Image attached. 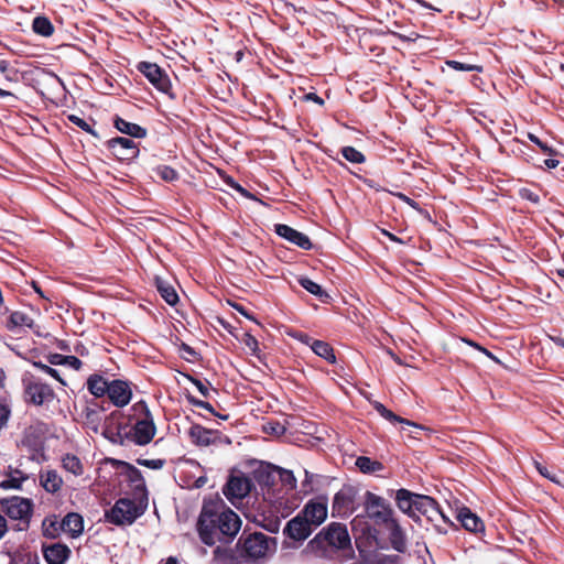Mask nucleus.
<instances>
[{
  "label": "nucleus",
  "instance_id": "c85d7f7f",
  "mask_svg": "<svg viewBox=\"0 0 564 564\" xmlns=\"http://www.w3.org/2000/svg\"><path fill=\"white\" fill-rule=\"evenodd\" d=\"M314 354L325 359L326 361L334 364L336 361V356L334 354L333 348L329 344L323 340L312 341V348Z\"/></svg>",
  "mask_w": 564,
  "mask_h": 564
},
{
  "label": "nucleus",
  "instance_id": "e433bc0d",
  "mask_svg": "<svg viewBox=\"0 0 564 564\" xmlns=\"http://www.w3.org/2000/svg\"><path fill=\"white\" fill-rule=\"evenodd\" d=\"M341 154L347 161L351 163L359 164L365 162V155L354 147H344L341 149Z\"/></svg>",
  "mask_w": 564,
  "mask_h": 564
},
{
  "label": "nucleus",
  "instance_id": "a878e982",
  "mask_svg": "<svg viewBox=\"0 0 564 564\" xmlns=\"http://www.w3.org/2000/svg\"><path fill=\"white\" fill-rule=\"evenodd\" d=\"M41 486L48 492H56L59 490L63 480L55 470H46L40 476Z\"/></svg>",
  "mask_w": 564,
  "mask_h": 564
},
{
  "label": "nucleus",
  "instance_id": "603ef678",
  "mask_svg": "<svg viewBox=\"0 0 564 564\" xmlns=\"http://www.w3.org/2000/svg\"><path fill=\"white\" fill-rule=\"evenodd\" d=\"M11 564H39V558L36 555L25 554L14 560Z\"/></svg>",
  "mask_w": 564,
  "mask_h": 564
},
{
  "label": "nucleus",
  "instance_id": "c756f323",
  "mask_svg": "<svg viewBox=\"0 0 564 564\" xmlns=\"http://www.w3.org/2000/svg\"><path fill=\"white\" fill-rule=\"evenodd\" d=\"M356 466L364 474H376L383 469V465L380 462L373 460L367 456L358 457L356 459Z\"/></svg>",
  "mask_w": 564,
  "mask_h": 564
},
{
  "label": "nucleus",
  "instance_id": "052dcab7",
  "mask_svg": "<svg viewBox=\"0 0 564 564\" xmlns=\"http://www.w3.org/2000/svg\"><path fill=\"white\" fill-rule=\"evenodd\" d=\"M397 197L400 198L402 202L406 203L408 205H410L411 207H413L414 209H419L417 203L408 197L406 195L398 193Z\"/></svg>",
  "mask_w": 564,
  "mask_h": 564
},
{
  "label": "nucleus",
  "instance_id": "7ed1b4c3",
  "mask_svg": "<svg viewBox=\"0 0 564 564\" xmlns=\"http://www.w3.org/2000/svg\"><path fill=\"white\" fill-rule=\"evenodd\" d=\"M239 543L241 556L251 562L265 560L275 551L274 540L261 532L240 539Z\"/></svg>",
  "mask_w": 564,
  "mask_h": 564
},
{
  "label": "nucleus",
  "instance_id": "58836bf2",
  "mask_svg": "<svg viewBox=\"0 0 564 564\" xmlns=\"http://www.w3.org/2000/svg\"><path fill=\"white\" fill-rule=\"evenodd\" d=\"M280 479L286 490H294L296 488V478L291 470L282 469L280 473Z\"/></svg>",
  "mask_w": 564,
  "mask_h": 564
},
{
  "label": "nucleus",
  "instance_id": "09e8293b",
  "mask_svg": "<svg viewBox=\"0 0 564 564\" xmlns=\"http://www.w3.org/2000/svg\"><path fill=\"white\" fill-rule=\"evenodd\" d=\"M36 367L41 368L43 371L47 372L52 377H54L56 380H58L63 386H66V381L62 379L61 373L58 370L51 368L50 366L42 365V364H35Z\"/></svg>",
  "mask_w": 564,
  "mask_h": 564
},
{
  "label": "nucleus",
  "instance_id": "864d4df0",
  "mask_svg": "<svg viewBox=\"0 0 564 564\" xmlns=\"http://www.w3.org/2000/svg\"><path fill=\"white\" fill-rule=\"evenodd\" d=\"M189 402L193 405L197 406V408L204 409V410L209 411L212 413L214 412V409H213L212 404L206 402V401H202V400H196L194 398H189Z\"/></svg>",
  "mask_w": 564,
  "mask_h": 564
},
{
  "label": "nucleus",
  "instance_id": "6ab92c4d",
  "mask_svg": "<svg viewBox=\"0 0 564 564\" xmlns=\"http://www.w3.org/2000/svg\"><path fill=\"white\" fill-rule=\"evenodd\" d=\"M275 232L280 237L286 239L288 241L299 246L300 248H302L304 250H308L312 247L311 240L306 235L295 230L294 228H292L288 225H283V224L275 225Z\"/></svg>",
  "mask_w": 564,
  "mask_h": 564
},
{
  "label": "nucleus",
  "instance_id": "c9c22d12",
  "mask_svg": "<svg viewBox=\"0 0 564 564\" xmlns=\"http://www.w3.org/2000/svg\"><path fill=\"white\" fill-rule=\"evenodd\" d=\"M302 288H304L307 292L313 295L318 296L319 299L328 297V294L323 291L322 286L316 282L312 281L308 278H301L299 280Z\"/></svg>",
  "mask_w": 564,
  "mask_h": 564
},
{
  "label": "nucleus",
  "instance_id": "cd10ccee",
  "mask_svg": "<svg viewBox=\"0 0 564 564\" xmlns=\"http://www.w3.org/2000/svg\"><path fill=\"white\" fill-rule=\"evenodd\" d=\"M155 284L159 293L170 305H175L178 302V295L175 289L161 278L155 279Z\"/></svg>",
  "mask_w": 564,
  "mask_h": 564
},
{
  "label": "nucleus",
  "instance_id": "a211bd4d",
  "mask_svg": "<svg viewBox=\"0 0 564 564\" xmlns=\"http://www.w3.org/2000/svg\"><path fill=\"white\" fill-rule=\"evenodd\" d=\"M382 527L389 532V540L392 547L398 552H404L406 550L408 539L400 523L392 518Z\"/></svg>",
  "mask_w": 564,
  "mask_h": 564
},
{
  "label": "nucleus",
  "instance_id": "423d86ee",
  "mask_svg": "<svg viewBox=\"0 0 564 564\" xmlns=\"http://www.w3.org/2000/svg\"><path fill=\"white\" fill-rule=\"evenodd\" d=\"M25 400L34 405L48 404L54 400V392L51 387L40 379L30 378L25 381Z\"/></svg>",
  "mask_w": 564,
  "mask_h": 564
},
{
  "label": "nucleus",
  "instance_id": "b1692460",
  "mask_svg": "<svg viewBox=\"0 0 564 564\" xmlns=\"http://www.w3.org/2000/svg\"><path fill=\"white\" fill-rule=\"evenodd\" d=\"M414 510L419 511L424 516H427L429 518H432L434 514L440 513L436 501L429 496L422 495H417L414 505Z\"/></svg>",
  "mask_w": 564,
  "mask_h": 564
},
{
  "label": "nucleus",
  "instance_id": "de8ad7c7",
  "mask_svg": "<svg viewBox=\"0 0 564 564\" xmlns=\"http://www.w3.org/2000/svg\"><path fill=\"white\" fill-rule=\"evenodd\" d=\"M188 379L197 388V390L200 392L202 395H204V397L209 395V383L208 382H203L193 377H188Z\"/></svg>",
  "mask_w": 564,
  "mask_h": 564
},
{
  "label": "nucleus",
  "instance_id": "4be33fe9",
  "mask_svg": "<svg viewBox=\"0 0 564 564\" xmlns=\"http://www.w3.org/2000/svg\"><path fill=\"white\" fill-rule=\"evenodd\" d=\"M188 434L192 442L198 446H208L214 442V433L200 425H193Z\"/></svg>",
  "mask_w": 564,
  "mask_h": 564
},
{
  "label": "nucleus",
  "instance_id": "2f4dec72",
  "mask_svg": "<svg viewBox=\"0 0 564 564\" xmlns=\"http://www.w3.org/2000/svg\"><path fill=\"white\" fill-rule=\"evenodd\" d=\"M28 476H24L20 470L11 471L6 479L0 482V488L8 489H21L24 480Z\"/></svg>",
  "mask_w": 564,
  "mask_h": 564
},
{
  "label": "nucleus",
  "instance_id": "6e6552de",
  "mask_svg": "<svg viewBox=\"0 0 564 564\" xmlns=\"http://www.w3.org/2000/svg\"><path fill=\"white\" fill-rule=\"evenodd\" d=\"M138 69L142 73L148 80L160 91L169 93L171 89V82L169 76L156 64L149 62H141Z\"/></svg>",
  "mask_w": 564,
  "mask_h": 564
},
{
  "label": "nucleus",
  "instance_id": "f8f14e48",
  "mask_svg": "<svg viewBox=\"0 0 564 564\" xmlns=\"http://www.w3.org/2000/svg\"><path fill=\"white\" fill-rule=\"evenodd\" d=\"M111 153L121 161H129L138 156L137 143L129 138L118 137L108 142Z\"/></svg>",
  "mask_w": 564,
  "mask_h": 564
},
{
  "label": "nucleus",
  "instance_id": "bf43d9fd",
  "mask_svg": "<svg viewBox=\"0 0 564 564\" xmlns=\"http://www.w3.org/2000/svg\"><path fill=\"white\" fill-rule=\"evenodd\" d=\"M7 532H8L7 518L0 513V540L6 535Z\"/></svg>",
  "mask_w": 564,
  "mask_h": 564
},
{
  "label": "nucleus",
  "instance_id": "9d476101",
  "mask_svg": "<svg viewBox=\"0 0 564 564\" xmlns=\"http://www.w3.org/2000/svg\"><path fill=\"white\" fill-rule=\"evenodd\" d=\"M155 431L156 429L153 420L151 419L149 412H147L144 419L137 421V423L130 430L129 435L133 443L142 446L149 444L153 440Z\"/></svg>",
  "mask_w": 564,
  "mask_h": 564
},
{
  "label": "nucleus",
  "instance_id": "5701e85b",
  "mask_svg": "<svg viewBox=\"0 0 564 564\" xmlns=\"http://www.w3.org/2000/svg\"><path fill=\"white\" fill-rule=\"evenodd\" d=\"M115 127L122 133L133 138H144L147 130L137 123L129 122L120 117H116Z\"/></svg>",
  "mask_w": 564,
  "mask_h": 564
},
{
  "label": "nucleus",
  "instance_id": "20e7f679",
  "mask_svg": "<svg viewBox=\"0 0 564 564\" xmlns=\"http://www.w3.org/2000/svg\"><path fill=\"white\" fill-rule=\"evenodd\" d=\"M148 500L121 498L112 507L109 519L112 523L123 525L131 524L143 514Z\"/></svg>",
  "mask_w": 564,
  "mask_h": 564
},
{
  "label": "nucleus",
  "instance_id": "a19ab883",
  "mask_svg": "<svg viewBox=\"0 0 564 564\" xmlns=\"http://www.w3.org/2000/svg\"><path fill=\"white\" fill-rule=\"evenodd\" d=\"M214 560L220 564H227L231 560V551L227 547L217 546L214 550Z\"/></svg>",
  "mask_w": 564,
  "mask_h": 564
},
{
  "label": "nucleus",
  "instance_id": "2eb2a0df",
  "mask_svg": "<svg viewBox=\"0 0 564 564\" xmlns=\"http://www.w3.org/2000/svg\"><path fill=\"white\" fill-rule=\"evenodd\" d=\"M313 530L303 516L299 513L286 523L283 533L294 541H303L311 535Z\"/></svg>",
  "mask_w": 564,
  "mask_h": 564
},
{
  "label": "nucleus",
  "instance_id": "6e6d98bb",
  "mask_svg": "<svg viewBox=\"0 0 564 564\" xmlns=\"http://www.w3.org/2000/svg\"><path fill=\"white\" fill-rule=\"evenodd\" d=\"M50 362L52 365L67 364V362H69V357L55 354V355L51 356Z\"/></svg>",
  "mask_w": 564,
  "mask_h": 564
},
{
  "label": "nucleus",
  "instance_id": "dca6fc26",
  "mask_svg": "<svg viewBox=\"0 0 564 564\" xmlns=\"http://www.w3.org/2000/svg\"><path fill=\"white\" fill-rule=\"evenodd\" d=\"M70 524V512L62 520L56 514H50L42 522V533L45 538L56 539Z\"/></svg>",
  "mask_w": 564,
  "mask_h": 564
},
{
  "label": "nucleus",
  "instance_id": "79ce46f5",
  "mask_svg": "<svg viewBox=\"0 0 564 564\" xmlns=\"http://www.w3.org/2000/svg\"><path fill=\"white\" fill-rule=\"evenodd\" d=\"M381 416L384 417L386 420L392 422V423H401V424H404V425H408V426L419 427L415 423L395 415L392 411H390L388 409H387V411H384L382 413Z\"/></svg>",
  "mask_w": 564,
  "mask_h": 564
},
{
  "label": "nucleus",
  "instance_id": "4468645a",
  "mask_svg": "<svg viewBox=\"0 0 564 564\" xmlns=\"http://www.w3.org/2000/svg\"><path fill=\"white\" fill-rule=\"evenodd\" d=\"M355 492L351 488H343L333 500V513L338 517H348L354 512Z\"/></svg>",
  "mask_w": 564,
  "mask_h": 564
},
{
  "label": "nucleus",
  "instance_id": "a18cd8bd",
  "mask_svg": "<svg viewBox=\"0 0 564 564\" xmlns=\"http://www.w3.org/2000/svg\"><path fill=\"white\" fill-rule=\"evenodd\" d=\"M11 415V410L9 405L0 402V430H2Z\"/></svg>",
  "mask_w": 564,
  "mask_h": 564
},
{
  "label": "nucleus",
  "instance_id": "412c9836",
  "mask_svg": "<svg viewBox=\"0 0 564 564\" xmlns=\"http://www.w3.org/2000/svg\"><path fill=\"white\" fill-rule=\"evenodd\" d=\"M457 518L466 530L471 532H478L482 530V521L468 508L460 509L458 511Z\"/></svg>",
  "mask_w": 564,
  "mask_h": 564
},
{
  "label": "nucleus",
  "instance_id": "ddd939ff",
  "mask_svg": "<svg viewBox=\"0 0 564 564\" xmlns=\"http://www.w3.org/2000/svg\"><path fill=\"white\" fill-rule=\"evenodd\" d=\"M328 545L336 549L350 546V538L345 525L332 523L326 531L321 533Z\"/></svg>",
  "mask_w": 564,
  "mask_h": 564
},
{
  "label": "nucleus",
  "instance_id": "393cba45",
  "mask_svg": "<svg viewBox=\"0 0 564 564\" xmlns=\"http://www.w3.org/2000/svg\"><path fill=\"white\" fill-rule=\"evenodd\" d=\"M43 434L42 425H31L24 430L22 443L31 448H36L42 443Z\"/></svg>",
  "mask_w": 564,
  "mask_h": 564
},
{
  "label": "nucleus",
  "instance_id": "8fccbe9b",
  "mask_svg": "<svg viewBox=\"0 0 564 564\" xmlns=\"http://www.w3.org/2000/svg\"><path fill=\"white\" fill-rule=\"evenodd\" d=\"M528 138L531 142L535 143L544 153L550 155L554 153L553 149L543 143L535 134L529 133Z\"/></svg>",
  "mask_w": 564,
  "mask_h": 564
},
{
  "label": "nucleus",
  "instance_id": "0e129e2a",
  "mask_svg": "<svg viewBox=\"0 0 564 564\" xmlns=\"http://www.w3.org/2000/svg\"><path fill=\"white\" fill-rule=\"evenodd\" d=\"M549 339L554 343L555 345L564 348V338L560 337V336H553V335H549L547 336Z\"/></svg>",
  "mask_w": 564,
  "mask_h": 564
},
{
  "label": "nucleus",
  "instance_id": "f3484780",
  "mask_svg": "<svg viewBox=\"0 0 564 564\" xmlns=\"http://www.w3.org/2000/svg\"><path fill=\"white\" fill-rule=\"evenodd\" d=\"M107 394L110 401L117 406H124L131 400V389L128 383L121 380H113L108 384Z\"/></svg>",
  "mask_w": 564,
  "mask_h": 564
},
{
  "label": "nucleus",
  "instance_id": "bb28decb",
  "mask_svg": "<svg viewBox=\"0 0 564 564\" xmlns=\"http://www.w3.org/2000/svg\"><path fill=\"white\" fill-rule=\"evenodd\" d=\"M417 495L412 494L406 489H399L395 495V500L399 509L405 513L414 511V505Z\"/></svg>",
  "mask_w": 564,
  "mask_h": 564
},
{
  "label": "nucleus",
  "instance_id": "1a4fd4ad",
  "mask_svg": "<svg viewBox=\"0 0 564 564\" xmlns=\"http://www.w3.org/2000/svg\"><path fill=\"white\" fill-rule=\"evenodd\" d=\"M117 464L121 467L120 474L130 484L135 499L148 500L145 482L141 471L134 466L124 462H117Z\"/></svg>",
  "mask_w": 564,
  "mask_h": 564
},
{
  "label": "nucleus",
  "instance_id": "69168bd1",
  "mask_svg": "<svg viewBox=\"0 0 564 564\" xmlns=\"http://www.w3.org/2000/svg\"><path fill=\"white\" fill-rule=\"evenodd\" d=\"M307 100H313L314 102L316 104H319V105H323V99L321 97H318L316 94L314 93H310L306 95L305 97Z\"/></svg>",
  "mask_w": 564,
  "mask_h": 564
},
{
  "label": "nucleus",
  "instance_id": "f03ea898",
  "mask_svg": "<svg viewBox=\"0 0 564 564\" xmlns=\"http://www.w3.org/2000/svg\"><path fill=\"white\" fill-rule=\"evenodd\" d=\"M364 510L365 516H356L351 521L352 531H359L361 534H366L370 531L366 518L375 525L379 527L384 525L393 518V511L389 502L371 491H366L365 494Z\"/></svg>",
  "mask_w": 564,
  "mask_h": 564
},
{
  "label": "nucleus",
  "instance_id": "774afa93",
  "mask_svg": "<svg viewBox=\"0 0 564 564\" xmlns=\"http://www.w3.org/2000/svg\"><path fill=\"white\" fill-rule=\"evenodd\" d=\"M373 408H375V410H376L380 415H382V413H383L384 411H387V408H386L382 403L377 402V401H376V402H373Z\"/></svg>",
  "mask_w": 564,
  "mask_h": 564
},
{
  "label": "nucleus",
  "instance_id": "f257e3e1",
  "mask_svg": "<svg viewBox=\"0 0 564 564\" xmlns=\"http://www.w3.org/2000/svg\"><path fill=\"white\" fill-rule=\"evenodd\" d=\"M241 528V520L236 512L227 508L223 500L210 499L204 501L197 530L202 542L214 545L223 538L231 540Z\"/></svg>",
  "mask_w": 564,
  "mask_h": 564
},
{
  "label": "nucleus",
  "instance_id": "0eeeda50",
  "mask_svg": "<svg viewBox=\"0 0 564 564\" xmlns=\"http://www.w3.org/2000/svg\"><path fill=\"white\" fill-rule=\"evenodd\" d=\"M252 480L245 474H234L229 477L225 488L224 495L227 499L236 505L237 501L242 500L251 490Z\"/></svg>",
  "mask_w": 564,
  "mask_h": 564
},
{
  "label": "nucleus",
  "instance_id": "e2e57ef3",
  "mask_svg": "<svg viewBox=\"0 0 564 564\" xmlns=\"http://www.w3.org/2000/svg\"><path fill=\"white\" fill-rule=\"evenodd\" d=\"M82 465L77 457L73 456V475H79L82 474Z\"/></svg>",
  "mask_w": 564,
  "mask_h": 564
},
{
  "label": "nucleus",
  "instance_id": "4c0bfd02",
  "mask_svg": "<svg viewBox=\"0 0 564 564\" xmlns=\"http://www.w3.org/2000/svg\"><path fill=\"white\" fill-rule=\"evenodd\" d=\"M446 65L458 72H482V67L480 65L466 64L453 59L446 61Z\"/></svg>",
  "mask_w": 564,
  "mask_h": 564
},
{
  "label": "nucleus",
  "instance_id": "338daca9",
  "mask_svg": "<svg viewBox=\"0 0 564 564\" xmlns=\"http://www.w3.org/2000/svg\"><path fill=\"white\" fill-rule=\"evenodd\" d=\"M544 165H545L549 170H551V169H555V167H557V165H558V161H557V160H554V159H546V160L544 161Z\"/></svg>",
  "mask_w": 564,
  "mask_h": 564
},
{
  "label": "nucleus",
  "instance_id": "13d9d810",
  "mask_svg": "<svg viewBox=\"0 0 564 564\" xmlns=\"http://www.w3.org/2000/svg\"><path fill=\"white\" fill-rule=\"evenodd\" d=\"M520 193L523 198H527L533 203H539V196L529 189H522Z\"/></svg>",
  "mask_w": 564,
  "mask_h": 564
},
{
  "label": "nucleus",
  "instance_id": "3c124183",
  "mask_svg": "<svg viewBox=\"0 0 564 564\" xmlns=\"http://www.w3.org/2000/svg\"><path fill=\"white\" fill-rule=\"evenodd\" d=\"M138 463L152 469H160L163 467V460L161 459H139Z\"/></svg>",
  "mask_w": 564,
  "mask_h": 564
},
{
  "label": "nucleus",
  "instance_id": "7c9ffc66",
  "mask_svg": "<svg viewBox=\"0 0 564 564\" xmlns=\"http://www.w3.org/2000/svg\"><path fill=\"white\" fill-rule=\"evenodd\" d=\"M33 324H34V322L31 317H29L23 312L17 311V312L11 313L9 321L7 323V327L11 330L14 328H18V327L32 328Z\"/></svg>",
  "mask_w": 564,
  "mask_h": 564
},
{
  "label": "nucleus",
  "instance_id": "39448f33",
  "mask_svg": "<svg viewBox=\"0 0 564 564\" xmlns=\"http://www.w3.org/2000/svg\"><path fill=\"white\" fill-rule=\"evenodd\" d=\"M0 505L4 517L7 516L11 520L19 521L21 530L29 528L34 508L33 501L31 499L14 496L2 499Z\"/></svg>",
  "mask_w": 564,
  "mask_h": 564
},
{
  "label": "nucleus",
  "instance_id": "9b49d317",
  "mask_svg": "<svg viewBox=\"0 0 564 564\" xmlns=\"http://www.w3.org/2000/svg\"><path fill=\"white\" fill-rule=\"evenodd\" d=\"M300 514L315 529L327 518V501L324 499L310 500Z\"/></svg>",
  "mask_w": 564,
  "mask_h": 564
},
{
  "label": "nucleus",
  "instance_id": "f704fd0d",
  "mask_svg": "<svg viewBox=\"0 0 564 564\" xmlns=\"http://www.w3.org/2000/svg\"><path fill=\"white\" fill-rule=\"evenodd\" d=\"M32 29L36 34L43 36H50L54 30L51 21L45 17H36L33 20Z\"/></svg>",
  "mask_w": 564,
  "mask_h": 564
},
{
  "label": "nucleus",
  "instance_id": "473e14b6",
  "mask_svg": "<svg viewBox=\"0 0 564 564\" xmlns=\"http://www.w3.org/2000/svg\"><path fill=\"white\" fill-rule=\"evenodd\" d=\"M108 382L100 376H91L87 380V388L95 397H101L107 393Z\"/></svg>",
  "mask_w": 564,
  "mask_h": 564
},
{
  "label": "nucleus",
  "instance_id": "ea45409f",
  "mask_svg": "<svg viewBox=\"0 0 564 564\" xmlns=\"http://www.w3.org/2000/svg\"><path fill=\"white\" fill-rule=\"evenodd\" d=\"M156 174L164 181L166 182H172V181H175L177 178V172L170 167V166H166V165H160L156 167Z\"/></svg>",
  "mask_w": 564,
  "mask_h": 564
},
{
  "label": "nucleus",
  "instance_id": "72a5a7b5",
  "mask_svg": "<svg viewBox=\"0 0 564 564\" xmlns=\"http://www.w3.org/2000/svg\"><path fill=\"white\" fill-rule=\"evenodd\" d=\"M533 465L538 473L544 478L551 480L554 484L564 485V474L560 471H552L538 460H533Z\"/></svg>",
  "mask_w": 564,
  "mask_h": 564
},
{
  "label": "nucleus",
  "instance_id": "aec40b11",
  "mask_svg": "<svg viewBox=\"0 0 564 564\" xmlns=\"http://www.w3.org/2000/svg\"><path fill=\"white\" fill-rule=\"evenodd\" d=\"M43 553L48 564H64L68 557L67 546L59 543L44 547Z\"/></svg>",
  "mask_w": 564,
  "mask_h": 564
},
{
  "label": "nucleus",
  "instance_id": "c03bdc74",
  "mask_svg": "<svg viewBox=\"0 0 564 564\" xmlns=\"http://www.w3.org/2000/svg\"><path fill=\"white\" fill-rule=\"evenodd\" d=\"M84 530V521L82 516L73 512V539L79 535Z\"/></svg>",
  "mask_w": 564,
  "mask_h": 564
},
{
  "label": "nucleus",
  "instance_id": "37998d69",
  "mask_svg": "<svg viewBox=\"0 0 564 564\" xmlns=\"http://www.w3.org/2000/svg\"><path fill=\"white\" fill-rule=\"evenodd\" d=\"M73 124H76L77 127H79L84 131L93 134L94 137H97V133L93 129V126H94V121L93 120L86 121V120H84L82 118L73 116Z\"/></svg>",
  "mask_w": 564,
  "mask_h": 564
},
{
  "label": "nucleus",
  "instance_id": "4d7b16f0",
  "mask_svg": "<svg viewBox=\"0 0 564 564\" xmlns=\"http://www.w3.org/2000/svg\"><path fill=\"white\" fill-rule=\"evenodd\" d=\"M73 346H74L76 354H78L79 356H85L89 351L88 347L80 341H76L75 344H73Z\"/></svg>",
  "mask_w": 564,
  "mask_h": 564
},
{
  "label": "nucleus",
  "instance_id": "5fc2aeb1",
  "mask_svg": "<svg viewBox=\"0 0 564 564\" xmlns=\"http://www.w3.org/2000/svg\"><path fill=\"white\" fill-rule=\"evenodd\" d=\"M292 336L296 340L310 346L311 348H312V341H315L314 339H312L308 335H306L304 333H295Z\"/></svg>",
  "mask_w": 564,
  "mask_h": 564
},
{
  "label": "nucleus",
  "instance_id": "680f3d73",
  "mask_svg": "<svg viewBox=\"0 0 564 564\" xmlns=\"http://www.w3.org/2000/svg\"><path fill=\"white\" fill-rule=\"evenodd\" d=\"M234 189L237 191L239 194H241L242 196L247 197V198H250V199H253V195L250 194L246 188H243L240 184H235L234 185Z\"/></svg>",
  "mask_w": 564,
  "mask_h": 564
},
{
  "label": "nucleus",
  "instance_id": "49530a36",
  "mask_svg": "<svg viewBox=\"0 0 564 564\" xmlns=\"http://www.w3.org/2000/svg\"><path fill=\"white\" fill-rule=\"evenodd\" d=\"M243 344L246 345V347L252 352V354H257L258 351V347H259V343L257 340L256 337H253L252 335L250 334H246L243 339H242Z\"/></svg>",
  "mask_w": 564,
  "mask_h": 564
}]
</instances>
